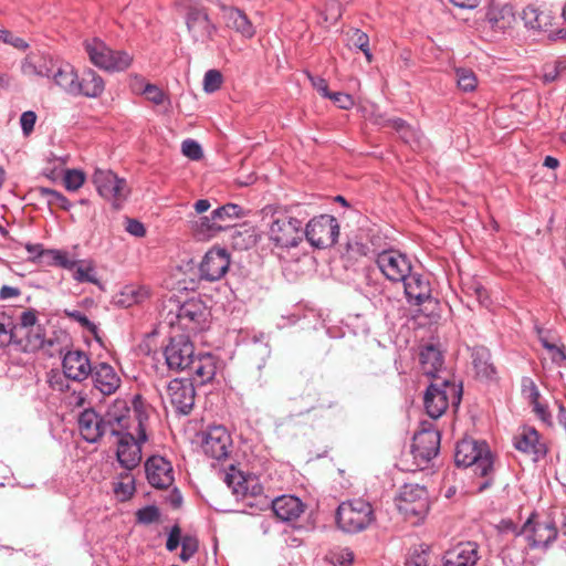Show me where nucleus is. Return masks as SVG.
<instances>
[{
	"instance_id": "f257e3e1",
	"label": "nucleus",
	"mask_w": 566,
	"mask_h": 566,
	"mask_svg": "<svg viewBox=\"0 0 566 566\" xmlns=\"http://www.w3.org/2000/svg\"><path fill=\"white\" fill-rule=\"evenodd\" d=\"M123 429L113 433L116 440V458L119 464L127 469H135L142 461V446L148 440L146 430L148 421V406L140 395L132 399V408L124 415Z\"/></svg>"
},
{
	"instance_id": "f03ea898",
	"label": "nucleus",
	"mask_w": 566,
	"mask_h": 566,
	"mask_svg": "<svg viewBox=\"0 0 566 566\" xmlns=\"http://www.w3.org/2000/svg\"><path fill=\"white\" fill-rule=\"evenodd\" d=\"M128 408L125 399H116L104 416L92 408L83 410L77 419L80 434L86 442L95 443L106 433L112 436L118 432L123 429L124 415H127Z\"/></svg>"
},
{
	"instance_id": "7ed1b4c3",
	"label": "nucleus",
	"mask_w": 566,
	"mask_h": 566,
	"mask_svg": "<svg viewBox=\"0 0 566 566\" xmlns=\"http://www.w3.org/2000/svg\"><path fill=\"white\" fill-rule=\"evenodd\" d=\"M454 462L458 467H472L473 472L485 481L478 486L482 492L492 484L493 457L485 441L463 439L457 443Z\"/></svg>"
},
{
	"instance_id": "20e7f679",
	"label": "nucleus",
	"mask_w": 566,
	"mask_h": 566,
	"mask_svg": "<svg viewBox=\"0 0 566 566\" xmlns=\"http://www.w3.org/2000/svg\"><path fill=\"white\" fill-rule=\"evenodd\" d=\"M92 64L107 72L126 71L133 63V55L126 51L113 50L104 41L92 38L83 43Z\"/></svg>"
},
{
	"instance_id": "39448f33",
	"label": "nucleus",
	"mask_w": 566,
	"mask_h": 566,
	"mask_svg": "<svg viewBox=\"0 0 566 566\" xmlns=\"http://www.w3.org/2000/svg\"><path fill=\"white\" fill-rule=\"evenodd\" d=\"M462 389L448 379L432 381L423 397L426 412L431 419L440 418L451 402L459 406L461 402Z\"/></svg>"
},
{
	"instance_id": "423d86ee",
	"label": "nucleus",
	"mask_w": 566,
	"mask_h": 566,
	"mask_svg": "<svg viewBox=\"0 0 566 566\" xmlns=\"http://www.w3.org/2000/svg\"><path fill=\"white\" fill-rule=\"evenodd\" d=\"M375 521L371 504L363 499H354L339 504L336 522L347 533H357L367 528Z\"/></svg>"
},
{
	"instance_id": "0eeeda50",
	"label": "nucleus",
	"mask_w": 566,
	"mask_h": 566,
	"mask_svg": "<svg viewBox=\"0 0 566 566\" xmlns=\"http://www.w3.org/2000/svg\"><path fill=\"white\" fill-rule=\"evenodd\" d=\"M440 432L431 421H421L420 429L413 434L411 454L417 469H426L440 451Z\"/></svg>"
},
{
	"instance_id": "6e6552de",
	"label": "nucleus",
	"mask_w": 566,
	"mask_h": 566,
	"mask_svg": "<svg viewBox=\"0 0 566 566\" xmlns=\"http://www.w3.org/2000/svg\"><path fill=\"white\" fill-rule=\"evenodd\" d=\"M224 482L232 490L233 494L241 500H255V503L248 502V505L266 506L269 499L264 495L263 485L256 475L247 474L237 470L234 465H230L229 471L224 475Z\"/></svg>"
},
{
	"instance_id": "1a4fd4ad",
	"label": "nucleus",
	"mask_w": 566,
	"mask_h": 566,
	"mask_svg": "<svg viewBox=\"0 0 566 566\" xmlns=\"http://www.w3.org/2000/svg\"><path fill=\"white\" fill-rule=\"evenodd\" d=\"M303 221L286 212L276 213L269 229L270 241L280 249L296 248L303 241Z\"/></svg>"
},
{
	"instance_id": "9d476101",
	"label": "nucleus",
	"mask_w": 566,
	"mask_h": 566,
	"mask_svg": "<svg viewBox=\"0 0 566 566\" xmlns=\"http://www.w3.org/2000/svg\"><path fill=\"white\" fill-rule=\"evenodd\" d=\"M396 505L405 518L418 523L429 511L428 491L419 484H405L396 496Z\"/></svg>"
},
{
	"instance_id": "9b49d317",
	"label": "nucleus",
	"mask_w": 566,
	"mask_h": 566,
	"mask_svg": "<svg viewBox=\"0 0 566 566\" xmlns=\"http://www.w3.org/2000/svg\"><path fill=\"white\" fill-rule=\"evenodd\" d=\"M97 192L118 210L127 200L130 189L124 178H119L112 170L95 169L92 176Z\"/></svg>"
},
{
	"instance_id": "f8f14e48",
	"label": "nucleus",
	"mask_w": 566,
	"mask_h": 566,
	"mask_svg": "<svg viewBox=\"0 0 566 566\" xmlns=\"http://www.w3.org/2000/svg\"><path fill=\"white\" fill-rule=\"evenodd\" d=\"M557 527L547 516L532 513L522 526L518 535L523 536L531 548H546L557 538Z\"/></svg>"
},
{
	"instance_id": "ddd939ff",
	"label": "nucleus",
	"mask_w": 566,
	"mask_h": 566,
	"mask_svg": "<svg viewBox=\"0 0 566 566\" xmlns=\"http://www.w3.org/2000/svg\"><path fill=\"white\" fill-rule=\"evenodd\" d=\"M338 235V221L335 217L329 214H321L311 219L303 231V237L306 238L312 247L317 249L333 247Z\"/></svg>"
},
{
	"instance_id": "4468645a",
	"label": "nucleus",
	"mask_w": 566,
	"mask_h": 566,
	"mask_svg": "<svg viewBox=\"0 0 566 566\" xmlns=\"http://www.w3.org/2000/svg\"><path fill=\"white\" fill-rule=\"evenodd\" d=\"M164 355L169 369L175 371L189 369L196 357L190 336L185 334L171 336L165 347Z\"/></svg>"
},
{
	"instance_id": "2eb2a0df",
	"label": "nucleus",
	"mask_w": 566,
	"mask_h": 566,
	"mask_svg": "<svg viewBox=\"0 0 566 566\" xmlns=\"http://www.w3.org/2000/svg\"><path fill=\"white\" fill-rule=\"evenodd\" d=\"M232 448L231 434L224 426H210L202 432L201 449L207 457L217 461L227 460Z\"/></svg>"
},
{
	"instance_id": "dca6fc26",
	"label": "nucleus",
	"mask_w": 566,
	"mask_h": 566,
	"mask_svg": "<svg viewBox=\"0 0 566 566\" xmlns=\"http://www.w3.org/2000/svg\"><path fill=\"white\" fill-rule=\"evenodd\" d=\"M376 264L384 276L394 282L399 283L410 274L412 270L409 258L398 250L389 249L377 254Z\"/></svg>"
},
{
	"instance_id": "f3484780",
	"label": "nucleus",
	"mask_w": 566,
	"mask_h": 566,
	"mask_svg": "<svg viewBox=\"0 0 566 566\" xmlns=\"http://www.w3.org/2000/svg\"><path fill=\"white\" fill-rule=\"evenodd\" d=\"M186 25L195 42L209 43L218 32V27L211 21L203 7L190 6L188 8Z\"/></svg>"
},
{
	"instance_id": "a211bd4d",
	"label": "nucleus",
	"mask_w": 566,
	"mask_h": 566,
	"mask_svg": "<svg viewBox=\"0 0 566 566\" xmlns=\"http://www.w3.org/2000/svg\"><path fill=\"white\" fill-rule=\"evenodd\" d=\"M208 310L202 302L189 300L179 306L177 313V325L190 334L205 329L208 323Z\"/></svg>"
},
{
	"instance_id": "6ab92c4d",
	"label": "nucleus",
	"mask_w": 566,
	"mask_h": 566,
	"mask_svg": "<svg viewBox=\"0 0 566 566\" xmlns=\"http://www.w3.org/2000/svg\"><path fill=\"white\" fill-rule=\"evenodd\" d=\"M522 20L526 28L547 33V38L552 41L566 38L564 29L554 28L556 18L552 15L551 11H542L534 6H527L522 11Z\"/></svg>"
},
{
	"instance_id": "aec40b11",
	"label": "nucleus",
	"mask_w": 566,
	"mask_h": 566,
	"mask_svg": "<svg viewBox=\"0 0 566 566\" xmlns=\"http://www.w3.org/2000/svg\"><path fill=\"white\" fill-rule=\"evenodd\" d=\"M167 396L177 413L189 415L191 412L195 405L196 390L190 379L176 378L169 381Z\"/></svg>"
},
{
	"instance_id": "412c9836",
	"label": "nucleus",
	"mask_w": 566,
	"mask_h": 566,
	"mask_svg": "<svg viewBox=\"0 0 566 566\" xmlns=\"http://www.w3.org/2000/svg\"><path fill=\"white\" fill-rule=\"evenodd\" d=\"M62 369L66 379L82 382L93 373L87 353L80 349L67 350L62 359Z\"/></svg>"
},
{
	"instance_id": "4be33fe9",
	"label": "nucleus",
	"mask_w": 566,
	"mask_h": 566,
	"mask_svg": "<svg viewBox=\"0 0 566 566\" xmlns=\"http://www.w3.org/2000/svg\"><path fill=\"white\" fill-rule=\"evenodd\" d=\"M230 265L229 254L224 249H210L200 263V277L206 281H218L224 276Z\"/></svg>"
},
{
	"instance_id": "5701e85b",
	"label": "nucleus",
	"mask_w": 566,
	"mask_h": 566,
	"mask_svg": "<svg viewBox=\"0 0 566 566\" xmlns=\"http://www.w3.org/2000/svg\"><path fill=\"white\" fill-rule=\"evenodd\" d=\"M146 478L156 489H168L174 484V469L171 463L161 455H153L145 463Z\"/></svg>"
},
{
	"instance_id": "b1692460",
	"label": "nucleus",
	"mask_w": 566,
	"mask_h": 566,
	"mask_svg": "<svg viewBox=\"0 0 566 566\" xmlns=\"http://www.w3.org/2000/svg\"><path fill=\"white\" fill-rule=\"evenodd\" d=\"M480 559L479 546L474 542H461L443 555L444 566H475Z\"/></svg>"
},
{
	"instance_id": "393cba45",
	"label": "nucleus",
	"mask_w": 566,
	"mask_h": 566,
	"mask_svg": "<svg viewBox=\"0 0 566 566\" xmlns=\"http://www.w3.org/2000/svg\"><path fill=\"white\" fill-rule=\"evenodd\" d=\"M93 386L104 396L113 395L120 386V378L115 369L107 363H98L93 366Z\"/></svg>"
},
{
	"instance_id": "a878e982",
	"label": "nucleus",
	"mask_w": 566,
	"mask_h": 566,
	"mask_svg": "<svg viewBox=\"0 0 566 566\" xmlns=\"http://www.w3.org/2000/svg\"><path fill=\"white\" fill-rule=\"evenodd\" d=\"M403 283L405 294L409 303L421 305L431 296L430 282L420 273L410 271Z\"/></svg>"
},
{
	"instance_id": "bb28decb",
	"label": "nucleus",
	"mask_w": 566,
	"mask_h": 566,
	"mask_svg": "<svg viewBox=\"0 0 566 566\" xmlns=\"http://www.w3.org/2000/svg\"><path fill=\"white\" fill-rule=\"evenodd\" d=\"M271 507L277 518L283 522H294L304 513V503L294 495H281L272 501Z\"/></svg>"
},
{
	"instance_id": "cd10ccee",
	"label": "nucleus",
	"mask_w": 566,
	"mask_h": 566,
	"mask_svg": "<svg viewBox=\"0 0 566 566\" xmlns=\"http://www.w3.org/2000/svg\"><path fill=\"white\" fill-rule=\"evenodd\" d=\"M218 368V357L210 353H205L198 354L195 357L189 370L192 373L195 381L199 385H206L214 379Z\"/></svg>"
},
{
	"instance_id": "c85d7f7f",
	"label": "nucleus",
	"mask_w": 566,
	"mask_h": 566,
	"mask_svg": "<svg viewBox=\"0 0 566 566\" xmlns=\"http://www.w3.org/2000/svg\"><path fill=\"white\" fill-rule=\"evenodd\" d=\"M420 368L423 375L432 378L433 381H440L442 378L439 373L443 371V355L433 345L424 346L419 354Z\"/></svg>"
},
{
	"instance_id": "c756f323",
	"label": "nucleus",
	"mask_w": 566,
	"mask_h": 566,
	"mask_svg": "<svg viewBox=\"0 0 566 566\" xmlns=\"http://www.w3.org/2000/svg\"><path fill=\"white\" fill-rule=\"evenodd\" d=\"M51 78L64 92L74 95L77 91V73L73 65L63 61H54Z\"/></svg>"
},
{
	"instance_id": "7c9ffc66",
	"label": "nucleus",
	"mask_w": 566,
	"mask_h": 566,
	"mask_svg": "<svg viewBox=\"0 0 566 566\" xmlns=\"http://www.w3.org/2000/svg\"><path fill=\"white\" fill-rule=\"evenodd\" d=\"M222 10L223 19L228 28L234 30L245 39H252L255 35V28L243 11L232 7H222Z\"/></svg>"
},
{
	"instance_id": "2f4dec72",
	"label": "nucleus",
	"mask_w": 566,
	"mask_h": 566,
	"mask_svg": "<svg viewBox=\"0 0 566 566\" xmlns=\"http://www.w3.org/2000/svg\"><path fill=\"white\" fill-rule=\"evenodd\" d=\"M472 364L476 377L492 380L496 376V368L491 361V353L484 346H475L471 353Z\"/></svg>"
},
{
	"instance_id": "473e14b6",
	"label": "nucleus",
	"mask_w": 566,
	"mask_h": 566,
	"mask_svg": "<svg viewBox=\"0 0 566 566\" xmlns=\"http://www.w3.org/2000/svg\"><path fill=\"white\" fill-rule=\"evenodd\" d=\"M77 91L74 95H84L86 97H98L105 90L103 77L92 69L83 72L81 80L77 78Z\"/></svg>"
},
{
	"instance_id": "72a5a7b5",
	"label": "nucleus",
	"mask_w": 566,
	"mask_h": 566,
	"mask_svg": "<svg viewBox=\"0 0 566 566\" xmlns=\"http://www.w3.org/2000/svg\"><path fill=\"white\" fill-rule=\"evenodd\" d=\"M54 60L49 56L28 55L21 64V72L28 77H50Z\"/></svg>"
},
{
	"instance_id": "f704fd0d",
	"label": "nucleus",
	"mask_w": 566,
	"mask_h": 566,
	"mask_svg": "<svg viewBox=\"0 0 566 566\" xmlns=\"http://www.w3.org/2000/svg\"><path fill=\"white\" fill-rule=\"evenodd\" d=\"M242 214V208L235 203H227L212 211L214 229L223 231L232 226V222Z\"/></svg>"
},
{
	"instance_id": "c9c22d12",
	"label": "nucleus",
	"mask_w": 566,
	"mask_h": 566,
	"mask_svg": "<svg viewBox=\"0 0 566 566\" xmlns=\"http://www.w3.org/2000/svg\"><path fill=\"white\" fill-rule=\"evenodd\" d=\"M488 20L494 30L505 31L512 27L515 21V15L512 7L502 6L499 8H492L488 12Z\"/></svg>"
},
{
	"instance_id": "e433bc0d",
	"label": "nucleus",
	"mask_w": 566,
	"mask_h": 566,
	"mask_svg": "<svg viewBox=\"0 0 566 566\" xmlns=\"http://www.w3.org/2000/svg\"><path fill=\"white\" fill-rule=\"evenodd\" d=\"M514 447L525 453L539 452L538 449V433L534 428L523 427L522 430L514 437Z\"/></svg>"
},
{
	"instance_id": "4c0bfd02",
	"label": "nucleus",
	"mask_w": 566,
	"mask_h": 566,
	"mask_svg": "<svg viewBox=\"0 0 566 566\" xmlns=\"http://www.w3.org/2000/svg\"><path fill=\"white\" fill-rule=\"evenodd\" d=\"M73 279L78 283H92L99 285V280L94 264L85 261H77L73 269Z\"/></svg>"
},
{
	"instance_id": "58836bf2",
	"label": "nucleus",
	"mask_w": 566,
	"mask_h": 566,
	"mask_svg": "<svg viewBox=\"0 0 566 566\" xmlns=\"http://www.w3.org/2000/svg\"><path fill=\"white\" fill-rule=\"evenodd\" d=\"M147 297V292L144 289L129 285L125 286L117 298V303L122 306L129 307L133 304L143 302Z\"/></svg>"
},
{
	"instance_id": "ea45409f",
	"label": "nucleus",
	"mask_w": 566,
	"mask_h": 566,
	"mask_svg": "<svg viewBox=\"0 0 566 566\" xmlns=\"http://www.w3.org/2000/svg\"><path fill=\"white\" fill-rule=\"evenodd\" d=\"M458 87L465 92L471 93L478 87V77L471 69L458 67L455 69Z\"/></svg>"
},
{
	"instance_id": "a19ab883",
	"label": "nucleus",
	"mask_w": 566,
	"mask_h": 566,
	"mask_svg": "<svg viewBox=\"0 0 566 566\" xmlns=\"http://www.w3.org/2000/svg\"><path fill=\"white\" fill-rule=\"evenodd\" d=\"M38 191L42 198L46 199V203L50 207L55 206L65 211L70 210L72 207V203L70 202V200L63 193H61L54 189L40 187L38 189Z\"/></svg>"
},
{
	"instance_id": "79ce46f5",
	"label": "nucleus",
	"mask_w": 566,
	"mask_h": 566,
	"mask_svg": "<svg viewBox=\"0 0 566 566\" xmlns=\"http://www.w3.org/2000/svg\"><path fill=\"white\" fill-rule=\"evenodd\" d=\"M354 557L353 551L348 547H336L326 555V559L334 566H350Z\"/></svg>"
},
{
	"instance_id": "37998d69",
	"label": "nucleus",
	"mask_w": 566,
	"mask_h": 566,
	"mask_svg": "<svg viewBox=\"0 0 566 566\" xmlns=\"http://www.w3.org/2000/svg\"><path fill=\"white\" fill-rule=\"evenodd\" d=\"M349 42L353 46L359 49L364 53L368 63L373 61V54L369 48V36L367 33L359 29H354L349 34Z\"/></svg>"
},
{
	"instance_id": "c03bdc74",
	"label": "nucleus",
	"mask_w": 566,
	"mask_h": 566,
	"mask_svg": "<svg viewBox=\"0 0 566 566\" xmlns=\"http://www.w3.org/2000/svg\"><path fill=\"white\" fill-rule=\"evenodd\" d=\"M63 313L67 318L78 323L81 325V327H83L84 329L90 332L92 335L97 337L98 327L96 326V324L91 322L84 313H82L81 311H77V310H67V308H65L63 311Z\"/></svg>"
},
{
	"instance_id": "a18cd8bd",
	"label": "nucleus",
	"mask_w": 566,
	"mask_h": 566,
	"mask_svg": "<svg viewBox=\"0 0 566 566\" xmlns=\"http://www.w3.org/2000/svg\"><path fill=\"white\" fill-rule=\"evenodd\" d=\"M63 181L67 190L76 191L83 186L85 174L78 169H67L64 174Z\"/></svg>"
},
{
	"instance_id": "49530a36",
	"label": "nucleus",
	"mask_w": 566,
	"mask_h": 566,
	"mask_svg": "<svg viewBox=\"0 0 566 566\" xmlns=\"http://www.w3.org/2000/svg\"><path fill=\"white\" fill-rule=\"evenodd\" d=\"M140 93L155 105H161L166 99H168L167 95L161 88L150 83H146Z\"/></svg>"
},
{
	"instance_id": "de8ad7c7",
	"label": "nucleus",
	"mask_w": 566,
	"mask_h": 566,
	"mask_svg": "<svg viewBox=\"0 0 566 566\" xmlns=\"http://www.w3.org/2000/svg\"><path fill=\"white\" fill-rule=\"evenodd\" d=\"M13 323L10 316L0 314V348L10 344L12 340Z\"/></svg>"
},
{
	"instance_id": "09e8293b",
	"label": "nucleus",
	"mask_w": 566,
	"mask_h": 566,
	"mask_svg": "<svg viewBox=\"0 0 566 566\" xmlns=\"http://www.w3.org/2000/svg\"><path fill=\"white\" fill-rule=\"evenodd\" d=\"M199 542L197 537L191 535H186L181 539V553L180 559L182 562H188L198 551Z\"/></svg>"
},
{
	"instance_id": "8fccbe9b",
	"label": "nucleus",
	"mask_w": 566,
	"mask_h": 566,
	"mask_svg": "<svg viewBox=\"0 0 566 566\" xmlns=\"http://www.w3.org/2000/svg\"><path fill=\"white\" fill-rule=\"evenodd\" d=\"M222 74L218 70H209L203 77V90L207 93L218 91L222 85Z\"/></svg>"
},
{
	"instance_id": "3c124183",
	"label": "nucleus",
	"mask_w": 566,
	"mask_h": 566,
	"mask_svg": "<svg viewBox=\"0 0 566 566\" xmlns=\"http://www.w3.org/2000/svg\"><path fill=\"white\" fill-rule=\"evenodd\" d=\"M159 516L160 512L155 505L145 506L136 512L137 522L142 524H151L158 521Z\"/></svg>"
},
{
	"instance_id": "603ef678",
	"label": "nucleus",
	"mask_w": 566,
	"mask_h": 566,
	"mask_svg": "<svg viewBox=\"0 0 566 566\" xmlns=\"http://www.w3.org/2000/svg\"><path fill=\"white\" fill-rule=\"evenodd\" d=\"M542 345L544 348H546L549 353V356L553 360V363L560 364L566 359V354L564 352L563 344L556 345L554 343H551L547 338H541Z\"/></svg>"
},
{
	"instance_id": "864d4df0",
	"label": "nucleus",
	"mask_w": 566,
	"mask_h": 566,
	"mask_svg": "<svg viewBox=\"0 0 566 566\" xmlns=\"http://www.w3.org/2000/svg\"><path fill=\"white\" fill-rule=\"evenodd\" d=\"M182 154L191 160H199L203 153L201 146L193 139H186L181 144Z\"/></svg>"
},
{
	"instance_id": "5fc2aeb1",
	"label": "nucleus",
	"mask_w": 566,
	"mask_h": 566,
	"mask_svg": "<svg viewBox=\"0 0 566 566\" xmlns=\"http://www.w3.org/2000/svg\"><path fill=\"white\" fill-rule=\"evenodd\" d=\"M522 395L527 400L528 403H532L536 399L541 398V394L538 391L537 386L528 377H525L522 380Z\"/></svg>"
},
{
	"instance_id": "6e6d98bb",
	"label": "nucleus",
	"mask_w": 566,
	"mask_h": 566,
	"mask_svg": "<svg viewBox=\"0 0 566 566\" xmlns=\"http://www.w3.org/2000/svg\"><path fill=\"white\" fill-rule=\"evenodd\" d=\"M48 254L53 256V261L56 265L73 271L76 266V260H71L65 252L59 250H48Z\"/></svg>"
},
{
	"instance_id": "4d7b16f0",
	"label": "nucleus",
	"mask_w": 566,
	"mask_h": 566,
	"mask_svg": "<svg viewBox=\"0 0 566 566\" xmlns=\"http://www.w3.org/2000/svg\"><path fill=\"white\" fill-rule=\"evenodd\" d=\"M0 41L19 50H27L29 48V44L22 38L13 35L8 30H0Z\"/></svg>"
},
{
	"instance_id": "13d9d810",
	"label": "nucleus",
	"mask_w": 566,
	"mask_h": 566,
	"mask_svg": "<svg viewBox=\"0 0 566 566\" xmlns=\"http://www.w3.org/2000/svg\"><path fill=\"white\" fill-rule=\"evenodd\" d=\"M214 224L212 223V214L210 217H201L196 223V230L207 237L214 235L219 232V229L213 228Z\"/></svg>"
},
{
	"instance_id": "bf43d9fd",
	"label": "nucleus",
	"mask_w": 566,
	"mask_h": 566,
	"mask_svg": "<svg viewBox=\"0 0 566 566\" xmlns=\"http://www.w3.org/2000/svg\"><path fill=\"white\" fill-rule=\"evenodd\" d=\"M36 122V114L32 111H27L21 114L20 125L24 136H29L33 129Z\"/></svg>"
},
{
	"instance_id": "052dcab7",
	"label": "nucleus",
	"mask_w": 566,
	"mask_h": 566,
	"mask_svg": "<svg viewBox=\"0 0 566 566\" xmlns=\"http://www.w3.org/2000/svg\"><path fill=\"white\" fill-rule=\"evenodd\" d=\"M324 12L326 21L336 22L342 17V6L337 0H328Z\"/></svg>"
},
{
	"instance_id": "680f3d73",
	"label": "nucleus",
	"mask_w": 566,
	"mask_h": 566,
	"mask_svg": "<svg viewBox=\"0 0 566 566\" xmlns=\"http://www.w3.org/2000/svg\"><path fill=\"white\" fill-rule=\"evenodd\" d=\"M339 108L350 109L354 106V99L349 94L337 92L331 93L329 97Z\"/></svg>"
},
{
	"instance_id": "e2e57ef3",
	"label": "nucleus",
	"mask_w": 566,
	"mask_h": 566,
	"mask_svg": "<svg viewBox=\"0 0 566 566\" xmlns=\"http://www.w3.org/2000/svg\"><path fill=\"white\" fill-rule=\"evenodd\" d=\"M181 531L178 525H174L168 534V538L166 542V548L169 552H174L177 549L179 544H181Z\"/></svg>"
},
{
	"instance_id": "0e129e2a",
	"label": "nucleus",
	"mask_w": 566,
	"mask_h": 566,
	"mask_svg": "<svg viewBox=\"0 0 566 566\" xmlns=\"http://www.w3.org/2000/svg\"><path fill=\"white\" fill-rule=\"evenodd\" d=\"M313 87L323 96L328 98L331 92L328 91V83L325 78L319 76L307 75Z\"/></svg>"
},
{
	"instance_id": "69168bd1",
	"label": "nucleus",
	"mask_w": 566,
	"mask_h": 566,
	"mask_svg": "<svg viewBox=\"0 0 566 566\" xmlns=\"http://www.w3.org/2000/svg\"><path fill=\"white\" fill-rule=\"evenodd\" d=\"M125 229L129 234L137 238H143L146 234L144 224L136 219H127Z\"/></svg>"
},
{
	"instance_id": "338daca9",
	"label": "nucleus",
	"mask_w": 566,
	"mask_h": 566,
	"mask_svg": "<svg viewBox=\"0 0 566 566\" xmlns=\"http://www.w3.org/2000/svg\"><path fill=\"white\" fill-rule=\"evenodd\" d=\"M564 66H563V63L562 62H557L555 65H545V69H544V75H543V80L545 83H551L553 81H555L560 72V70H563Z\"/></svg>"
},
{
	"instance_id": "774afa93",
	"label": "nucleus",
	"mask_w": 566,
	"mask_h": 566,
	"mask_svg": "<svg viewBox=\"0 0 566 566\" xmlns=\"http://www.w3.org/2000/svg\"><path fill=\"white\" fill-rule=\"evenodd\" d=\"M67 380L69 379H66L64 375L62 376L60 374H53L50 377L49 382L54 390L64 391L69 389Z\"/></svg>"
}]
</instances>
